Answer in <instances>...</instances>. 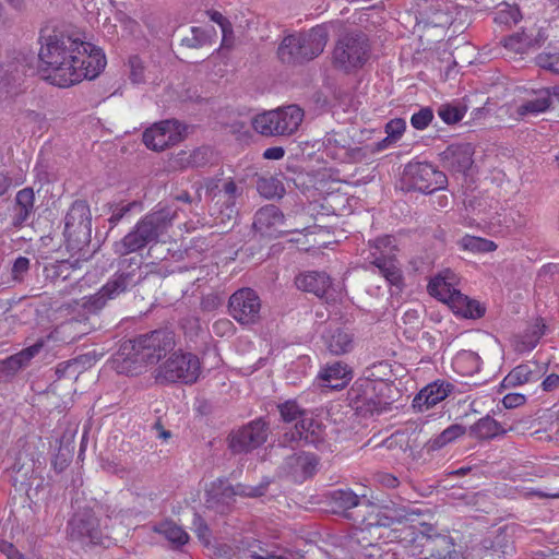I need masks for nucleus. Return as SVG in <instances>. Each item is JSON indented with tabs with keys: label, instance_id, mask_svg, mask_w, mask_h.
Returning a JSON list of instances; mask_svg holds the SVG:
<instances>
[{
	"label": "nucleus",
	"instance_id": "nucleus-45",
	"mask_svg": "<svg viewBox=\"0 0 559 559\" xmlns=\"http://www.w3.org/2000/svg\"><path fill=\"white\" fill-rule=\"evenodd\" d=\"M405 128L406 122L404 119L396 118L389 121L385 126V132L388 136L383 141L377 143V151L383 150L386 146V142L389 139H399L405 131Z\"/></svg>",
	"mask_w": 559,
	"mask_h": 559
},
{
	"label": "nucleus",
	"instance_id": "nucleus-41",
	"mask_svg": "<svg viewBox=\"0 0 559 559\" xmlns=\"http://www.w3.org/2000/svg\"><path fill=\"white\" fill-rule=\"evenodd\" d=\"M460 246L464 250L475 253L491 252L497 249V245L493 241L469 235L464 236L460 240Z\"/></svg>",
	"mask_w": 559,
	"mask_h": 559
},
{
	"label": "nucleus",
	"instance_id": "nucleus-56",
	"mask_svg": "<svg viewBox=\"0 0 559 559\" xmlns=\"http://www.w3.org/2000/svg\"><path fill=\"white\" fill-rule=\"evenodd\" d=\"M499 19L504 23H518L522 15L518 8H509L508 10H501L499 12Z\"/></svg>",
	"mask_w": 559,
	"mask_h": 559
},
{
	"label": "nucleus",
	"instance_id": "nucleus-37",
	"mask_svg": "<svg viewBox=\"0 0 559 559\" xmlns=\"http://www.w3.org/2000/svg\"><path fill=\"white\" fill-rule=\"evenodd\" d=\"M452 310L464 317L471 319H478L485 314V307L477 300L468 298L466 295H456L454 302L450 306Z\"/></svg>",
	"mask_w": 559,
	"mask_h": 559
},
{
	"label": "nucleus",
	"instance_id": "nucleus-23",
	"mask_svg": "<svg viewBox=\"0 0 559 559\" xmlns=\"http://www.w3.org/2000/svg\"><path fill=\"white\" fill-rule=\"evenodd\" d=\"M452 384L435 381L419 391L413 401V406L426 411L443 401L451 392Z\"/></svg>",
	"mask_w": 559,
	"mask_h": 559
},
{
	"label": "nucleus",
	"instance_id": "nucleus-26",
	"mask_svg": "<svg viewBox=\"0 0 559 559\" xmlns=\"http://www.w3.org/2000/svg\"><path fill=\"white\" fill-rule=\"evenodd\" d=\"M324 439V427L316 421L310 432H298V431H286L278 440V447L281 449L292 448L300 443L318 445Z\"/></svg>",
	"mask_w": 559,
	"mask_h": 559
},
{
	"label": "nucleus",
	"instance_id": "nucleus-51",
	"mask_svg": "<svg viewBox=\"0 0 559 559\" xmlns=\"http://www.w3.org/2000/svg\"><path fill=\"white\" fill-rule=\"evenodd\" d=\"M433 119V111L430 107H423L413 114L411 124L417 130L426 129Z\"/></svg>",
	"mask_w": 559,
	"mask_h": 559
},
{
	"label": "nucleus",
	"instance_id": "nucleus-61",
	"mask_svg": "<svg viewBox=\"0 0 559 559\" xmlns=\"http://www.w3.org/2000/svg\"><path fill=\"white\" fill-rule=\"evenodd\" d=\"M539 276H550L554 282L559 283V264H547L539 271Z\"/></svg>",
	"mask_w": 559,
	"mask_h": 559
},
{
	"label": "nucleus",
	"instance_id": "nucleus-24",
	"mask_svg": "<svg viewBox=\"0 0 559 559\" xmlns=\"http://www.w3.org/2000/svg\"><path fill=\"white\" fill-rule=\"evenodd\" d=\"M69 535L73 539L87 537L94 543L98 538V520L90 511L74 514L69 522Z\"/></svg>",
	"mask_w": 559,
	"mask_h": 559
},
{
	"label": "nucleus",
	"instance_id": "nucleus-25",
	"mask_svg": "<svg viewBox=\"0 0 559 559\" xmlns=\"http://www.w3.org/2000/svg\"><path fill=\"white\" fill-rule=\"evenodd\" d=\"M513 429V426L506 427V425L497 421L491 416L486 415L469 427V436L481 441L491 440L503 437Z\"/></svg>",
	"mask_w": 559,
	"mask_h": 559
},
{
	"label": "nucleus",
	"instance_id": "nucleus-19",
	"mask_svg": "<svg viewBox=\"0 0 559 559\" xmlns=\"http://www.w3.org/2000/svg\"><path fill=\"white\" fill-rule=\"evenodd\" d=\"M92 217L88 204L83 200L72 203L64 218V233L69 236L86 235L91 231Z\"/></svg>",
	"mask_w": 559,
	"mask_h": 559
},
{
	"label": "nucleus",
	"instance_id": "nucleus-32",
	"mask_svg": "<svg viewBox=\"0 0 559 559\" xmlns=\"http://www.w3.org/2000/svg\"><path fill=\"white\" fill-rule=\"evenodd\" d=\"M320 378L325 386L343 389L352 379V372L347 365L336 361L328 365L321 372Z\"/></svg>",
	"mask_w": 559,
	"mask_h": 559
},
{
	"label": "nucleus",
	"instance_id": "nucleus-27",
	"mask_svg": "<svg viewBox=\"0 0 559 559\" xmlns=\"http://www.w3.org/2000/svg\"><path fill=\"white\" fill-rule=\"evenodd\" d=\"M295 284L298 289L312 293L321 298L331 287V278L324 272L307 271L296 277Z\"/></svg>",
	"mask_w": 559,
	"mask_h": 559
},
{
	"label": "nucleus",
	"instance_id": "nucleus-3",
	"mask_svg": "<svg viewBox=\"0 0 559 559\" xmlns=\"http://www.w3.org/2000/svg\"><path fill=\"white\" fill-rule=\"evenodd\" d=\"M176 216L177 210L174 206L157 204L127 235L112 245L115 254L124 257L157 243L168 233Z\"/></svg>",
	"mask_w": 559,
	"mask_h": 559
},
{
	"label": "nucleus",
	"instance_id": "nucleus-5",
	"mask_svg": "<svg viewBox=\"0 0 559 559\" xmlns=\"http://www.w3.org/2000/svg\"><path fill=\"white\" fill-rule=\"evenodd\" d=\"M371 55L368 35L359 29L341 34L332 50V64L346 73L362 68Z\"/></svg>",
	"mask_w": 559,
	"mask_h": 559
},
{
	"label": "nucleus",
	"instance_id": "nucleus-53",
	"mask_svg": "<svg viewBox=\"0 0 559 559\" xmlns=\"http://www.w3.org/2000/svg\"><path fill=\"white\" fill-rule=\"evenodd\" d=\"M29 269V260L26 257H19L12 266V277L15 281H22L23 275Z\"/></svg>",
	"mask_w": 559,
	"mask_h": 559
},
{
	"label": "nucleus",
	"instance_id": "nucleus-17",
	"mask_svg": "<svg viewBox=\"0 0 559 559\" xmlns=\"http://www.w3.org/2000/svg\"><path fill=\"white\" fill-rule=\"evenodd\" d=\"M474 150L469 143H455L449 145L440 153L443 168L452 173L466 174L473 166Z\"/></svg>",
	"mask_w": 559,
	"mask_h": 559
},
{
	"label": "nucleus",
	"instance_id": "nucleus-1",
	"mask_svg": "<svg viewBox=\"0 0 559 559\" xmlns=\"http://www.w3.org/2000/svg\"><path fill=\"white\" fill-rule=\"evenodd\" d=\"M40 38L39 68L53 85L68 87L95 79L106 67L103 50L79 37L53 29Z\"/></svg>",
	"mask_w": 559,
	"mask_h": 559
},
{
	"label": "nucleus",
	"instance_id": "nucleus-21",
	"mask_svg": "<svg viewBox=\"0 0 559 559\" xmlns=\"http://www.w3.org/2000/svg\"><path fill=\"white\" fill-rule=\"evenodd\" d=\"M457 277L454 272L445 270L435 276L428 284V292L449 307L454 302V297L462 293L456 288Z\"/></svg>",
	"mask_w": 559,
	"mask_h": 559
},
{
	"label": "nucleus",
	"instance_id": "nucleus-4",
	"mask_svg": "<svg viewBox=\"0 0 559 559\" xmlns=\"http://www.w3.org/2000/svg\"><path fill=\"white\" fill-rule=\"evenodd\" d=\"M378 367H382V362ZM376 365L367 369L365 377L357 379L347 393L349 406L362 416L381 413L389 404L385 392L390 386L382 379H372L376 376L372 371Z\"/></svg>",
	"mask_w": 559,
	"mask_h": 559
},
{
	"label": "nucleus",
	"instance_id": "nucleus-2",
	"mask_svg": "<svg viewBox=\"0 0 559 559\" xmlns=\"http://www.w3.org/2000/svg\"><path fill=\"white\" fill-rule=\"evenodd\" d=\"M175 334L169 330H155L121 344L114 362L119 373L139 374L147 365H156L174 350Z\"/></svg>",
	"mask_w": 559,
	"mask_h": 559
},
{
	"label": "nucleus",
	"instance_id": "nucleus-64",
	"mask_svg": "<svg viewBox=\"0 0 559 559\" xmlns=\"http://www.w3.org/2000/svg\"><path fill=\"white\" fill-rule=\"evenodd\" d=\"M12 186V178L9 174L0 173V197L4 195Z\"/></svg>",
	"mask_w": 559,
	"mask_h": 559
},
{
	"label": "nucleus",
	"instance_id": "nucleus-34",
	"mask_svg": "<svg viewBox=\"0 0 559 559\" xmlns=\"http://www.w3.org/2000/svg\"><path fill=\"white\" fill-rule=\"evenodd\" d=\"M152 530L168 540L173 549H180L190 539L188 533L174 521L157 523L153 525Z\"/></svg>",
	"mask_w": 559,
	"mask_h": 559
},
{
	"label": "nucleus",
	"instance_id": "nucleus-20",
	"mask_svg": "<svg viewBox=\"0 0 559 559\" xmlns=\"http://www.w3.org/2000/svg\"><path fill=\"white\" fill-rule=\"evenodd\" d=\"M253 226L261 235L277 237L285 233L284 215L277 206L266 205L255 213Z\"/></svg>",
	"mask_w": 559,
	"mask_h": 559
},
{
	"label": "nucleus",
	"instance_id": "nucleus-43",
	"mask_svg": "<svg viewBox=\"0 0 559 559\" xmlns=\"http://www.w3.org/2000/svg\"><path fill=\"white\" fill-rule=\"evenodd\" d=\"M464 114H465V107L460 106V105L442 104L438 108V116L440 117V119L443 122H445L448 124L459 122L460 120L463 119Z\"/></svg>",
	"mask_w": 559,
	"mask_h": 559
},
{
	"label": "nucleus",
	"instance_id": "nucleus-30",
	"mask_svg": "<svg viewBox=\"0 0 559 559\" xmlns=\"http://www.w3.org/2000/svg\"><path fill=\"white\" fill-rule=\"evenodd\" d=\"M35 193L32 188H24L15 195L14 211L15 214L12 219V225L16 228L22 227L31 217L34 212Z\"/></svg>",
	"mask_w": 559,
	"mask_h": 559
},
{
	"label": "nucleus",
	"instance_id": "nucleus-28",
	"mask_svg": "<svg viewBox=\"0 0 559 559\" xmlns=\"http://www.w3.org/2000/svg\"><path fill=\"white\" fill-rule=\"evenodd\" d=\"M277 57L284 64L296 66L308 62L296 33L285 36L277 48Z\"/></svg>",
	"mask_w": 559,
	"mask_h": 559
},
{
	"label": "nucleus",
	"instance_id": "nucleus-12",
	"mask_svg": "<svg viewBox=\"0 0 559 559\" xmlns=\"http://www.w3.org/2000/svg\"><path fill=\"white\" fill-rule=\"evenodd\" d=\"M262 302L257 292L249 287L239 288L228 300V312L241 325L254 324L260 320Z\"/></svg>",
	"mask_w": 559,
	"mask_h": 559
},
{
	"label": "nucleus",
	"instance_id": "nucleus-52",
	"mask_svg": "<svg viewBox=\"0 0 559 559\" xmlns=\"http://www.w3.org/2000/svg\"><path fill=\"white\" fill-rule=\"evenodd\" d=\"M182 41L191 48H199L209 43V35L207 33L200 28V27H192L191 28V37H186L182 39Z\"/></svg>",
	"mask_w": 559,
	"mask_h": 559
},
{
	"label": "nucleus",
	"instance_id": "nucleus-15",
	"mask_svg": "<svg viewBox=\"0 0 559 559\" xmlns=\"http://www.w3.org/2000/svg\"><path fill=\"white\" fill-rule=\"evenodd\" d=\"M186 128L178 120H164L153 124L143 133L147 148L163 151L182 140Z\"/></svg>",
	"mask_w": 559,
	"mask_h": 559
},
{
	"label": "nucleus",
	"instance_id": "nucleus-8",
	"mask_svg": "<svg viewBox=\"0 0 559 559\" xmlns=\"http://www.w3.org/2000/svg\"><path fill=\"white\" fill-rule=\"evenodd\" d=\"M304 111L296 105L264 111L252 118V128L265 136L290 135L299 128Z\"/></svg>",
	"mask_w": 559,
	"mask_h": 559
},
{
	"label": "nucleus",
	"instance_id": "nucleus-35",
	"mask_svg": "<svg viewBox=\"0 0 559 559\" xmlns=\"http://www.w3.org/2000/svg\"><path fill=\"white\" fill-rule=\"evenodd\" d=\"M86 333L87 331L85 329V323H82L80 320L76 319H71L58 325L51 332L49 337L52 338L53 341L69 344L81 338Z\"/></svg>",
	"mask_w": 559,
	"mask_h": 559
},
{
	"label": "nucleus",
	"instance_id": "nucleus-18",
	"mask_svg": "<svg viewBox=\"0 0 559 559\" xmlns=\"http://www.w3.org/2000/svg\"><path fill=\"white\" fill-rule=\"evenodd\" d=\"M296 35L309 62L323 52L329 40L330 28L328 24H320L306 32L296 33Z\"/></svg>",
	"mask_w": 559,
	"mask_h": 559
},
{
	"label": "nucleus",
	"instance_id": "nucleus-44",
	"mask_svg": "<svg viewBox=\"0 0 559 559\" xmlns=\"http://www.w3.org/2000/svg\"><path fill=\"white\" fill-rule=\"evenodd\" d=\"M501 216L502 215L499 214L496 218V223L502 227L499 233H509L513 229L521 228L525 224L524 218L515 211L504 213L503 219H501Z\"/></svg>",
	"mask_w": 559,
	"mask_h": 559
},
{
	"label": "nucleus",
	"instance_id": "nucleus-10",
	"mask_svg": "<svg viewBox=\"0 0 559 559\" xmlns=\"http://www.w3.org/2000/svg\"><path fill=\"white\" fill-rule=\"evenodd\" d=\"M205 195L212 203L213 215L221 223L230 222L237 215L236 200L241 194L239 188L231 178H209L204 182Z\"/></svg>",
	"mask_w": 559,
	"mask_h": 559
},
{
	"label": "nucleus",
	"instance_id": "nucleus-58",
	"mask_svg": "<svg viewBox=\"0 0 559 559\" xmlns=\"http://www.w3.org/2000/svg\"><path fill=\"white\" fill-rule=\"evenodd\" d=\"M316 421L317 420H314L311 416L307 414L306 416H302V418L296 423L295 427L289 429L288 431L310 432Z\"/></svg>",
	"mask_w": 559,
	"mask_h": 559
},
{
	"label": "nucleus",
	"instance_id": "nucleus-46",
	"mask_svg": "<svg viewBox=\"0 0 559 559\" xmlns=\"http://www.w3.org/2000/svg\"><path fill=\"white\" fill-rule=\"evenodd\" d=\"M179 162L181 166L201 167L207 162V152L203 148H197L189 154L182 152L179 154Z\"/></svg>",
	"mask_w": 559,
	"mask_h": 559
},
{
	"label": "nucleus",
	"instance_id": "nucleus-6",
	"mask_svg": "<svg viewBox=\"0 0 559 559\" xmlns=\"http://www.w3.org/2000/svg\"><path fill=\"white\" fill-rule=\"evenodd\" d=\"M141 263L136 257L122 259L120 270L96 294L87 298L84 307L93 311L100 310L107 301L116 299L139 284L143 278Z\"/></svg>",
	"mask_w": 559,
	"mask_h": 559
},
{
	"label": "nucleus",
	"instance_id": "nucleus-49",
	"mask_svg": "<svg viewBox=\"0 0 559 559\" xmlns=\"http://www.w3.org/2000/svg\"><path fill=\"white\" fill-rule=\"evenodd\" d=\"M142 210V203L139 201H132L129 203H120L117 204L111 212V216L109 217V223L115 226L117 225L127 214H129L132 210Z\"/></svg>",
	"mask_w": 559,
	"mask_h": 559
},
{
	"label": "nucleus",
	"instance_id": "nucleus-39",
	"mask_svg": "<svg viewBox=\"0 0 559 559\" xmlns=\"http://www.w3.org/2000/svg\"><path fill=\"white\" fill-rule=\"evenodd\" d=\"M453 364L463 374H474L480 370V357L472 350H462L456 354Z\"/></svg>",
	"mask_w": 559,
	"mask_h": 559
},
{
	"label": "nucleus",
	"instance_id": "nucleus-29",
	"mask_svg": "<svg viewBox=\"0 0 559 559\" xmlns=\"http://www.w3.org/2000/svg\"><path fill=\"white\" fill-rule=\"evenodd\" d=\"M324 342L333 355H343L354 347L353 334L344 328H330L324 334Z\"/></svg>",
	"mask_w": 559,
	"mask_h": 559
},
{
	"label": "nucleus",
	"instance_id": "nucleus-48",
	"mask_svg": "<svg viewBox=\"0 0 559 559\" xmlns=\"http://www.w3.org/2000/svg\"><path fill=\"white\" fill-rule=\"evenodd\" d=\"M335 504L342 509L348 510L359 504V496L352 490H336L333 493Z\"/></svg>",
	"mask_w": 559,
	"mask_h": 559
},
{
	"label": "nucleus",
	"instance_id": "nucleus-40",
	"mask_svg": "<svg viewBox=\"0 0 559 559\" xmlns=\"http://www.w3.org/2000/svg\"><path fill=\"white\" fill-rule=\"evenodd\" d=\"M257 190L265 199L282 198L285 192L283 182L272 175L261 176L257 181Z\"/></svg>",
	"mask_w": 559,
	"mask_h": 559
},
{
	"label": "nucleus",
	"instance_id": "nucleus-14",
	"mask_svg": "<svg viewBox=\"0 0 559 559\" xmlns=\"http://www.w3.org/2000/svg\"><path fill=\"white\" fill-rule=\"evenodd\" d=\"M267 429V424L259 418L233 430L227 438L229 450L234 454L251 452L266 441Z\"/></svg>",
	"mask_w": 559,
	"mask_h": 559
},
{
	"label": "nucleus",
	"instance_id": "nucleus-63",
	"mask_svg": "<svg viewBox=\"0 0 559 559\" xmlns=\"http://www.w3.org/2000/svg\"><path fill=\"white\" fill-rule=\"evenodd\" d=\"M284 148L281 146L269 147L264 151L263 157L266 159H281L284 156Z\"/></svg>",
	"mask_w": 559,
	"mask_h": 559
},
{
	"label": "nucleus",
	"instance_id": "nucleus-31",
	"mask_svg": "<svg viewBox=\"0 0 559 559\" xmlns=\"http://www.w3.org/2000/svg\"><path fill=\"white\" fill-rule=\"evenodd\" d=\"M43 346V341H38L32 346L22 349L21 352L5 358L4 360H1V371L7 372L8 374L17 372L20 369L26 367L29 364V361L40 352Z\"/></svg>",
	"mask_w": 559,
	"mask_h": 559
},
{
	"label": "nucleus",
	"instance_id": "nucleus-7",
	"mask_svg": "<svg viewBox=\"0 0 559 559\" xmlns=\"http://www.w3.org/2000/svg\"><path fill=\"white\" fill-rule=\"evenodd\" d=\"M202 368L200 359L192 353L175 352L154 371L158 383L192 384L200 378Z\"/></svg>",
	"mask_w": 559,
	"mask_h": 559
},
{
	"label": "nucleus",
	"instance_id": "nucleus-38",
	"mask_svg": "<svg viewBox=\"0 0 559 559\" xmlns=\"http://www.w3.org/2000/svg\"><path fill=\"white\" fill-rule=\"evenodd\" d=\"M466 433V428L460 424H453L445 428L442 432L428 441V447L432 451L440 450L448 444L454 442Z\"/></svg>",
	"mask_w": 559,
	"mask_h": 559
},
{
	"label": "nucleus",
	"instance_id": "nucleus-33",
	"mask_svg": "<svg viewBox=\"0 0 559 559\" xmlns=\"http://www.w3.org/2000/svg\"><path fill=\"white\" fill-rule=\"evenodd\" d=\"M551 104L550 88H544L536 92L532 98H527L519 105L516 114L521 117L536 116L548 110Z\"/></svg>",
	"mask_w": 559,
	"mask_h": 559
},
{
	"label": "nucleus",
	"instance_id": "nucleus-47",
	"mask_svg": "<svg viewBox=\"0 0 559 559\" xmlns=\"http://www.w3.org/2000/svg\"><path fill=\"white\" fill-rule=\"evenodd\" d=\"M281 417L286 423L298 421L306 416L307 413L299 407L295 401H287L278 406Z\"/></svg>",
	"mask_w": 559,
	"mask_h": 559
},
{
	"label": "nucleus",
	"instance_id": "nucleus-9",
	"mask_svg": "<svg viewBox=\"0 0 559 559\" xmlns=\"http://www.w3.org/2000/svg\"><path fill=\"white\" fill-rule=\"evenodd\" d=\"M393 237L383 236L368 242L362 250L365 262L378 269L379 273L393 286L400 287L403 275L394 258L395 246Z\"/></svg>",
	"mask_w": 559,
	"mask_h": 559
},
{
	"label": "nucleus",
	"instance_id": "nucleus-36",
	"mask_svg": "<svg viewBox=\"0 0 559 559\" xmlns=\"http://www.w3.org/2000/svg\"><path fill=\"white\" fill-rule=\"evenodd\" d=\"M546 36L538 33L535 39H532L525 33H515L502 40L503 47L514 53H525L530 48L539 46L545 41Z\"/></svg>",
	"mask_w": 559,
	"mask_h": 559
},
{
	"label": "nucleus",
	"instance_id": "nucleus-59",
	"mask_svg": "<svg viewBox=\"0 0 559 559\" xmlns=\"http://www.w3.org/2000/svg\"><path fill=\"white\" fill-rule=\"evenodd\" d=\"M559 388V374L550 373L542 382V389L545 392H552Z\"/></svg>",
	"mask_w": 559,
	"mask_h": 559
},
{
	"label": "nucleus",
	"instance_id": "nucleus-16",
	"mask_svg": "<svg viewBox=\"0 0 559 559\" xmlns=\"http://www.w3.org/2000/svg\"><path fill=\"white\" fill-rule=\"evenodd\" d=\"M283 463L280 465L282 474L292 477L295 481H302L316 473L318 459L313 453L296 451L287 448L283 449Z\"/></svg>",
	"mask_w": 559,
	"mask_h": 559
},
{
	"label": "nucleus",
	"instance_id": "nucleus-50",
	"mask_svg": "<svg viewBox=\"0 0 559 559\" xmlns=\"http://www.w3.org/2000/svg\"><path fill=\"white\" fill-rule=\"evenodd\" d=\"M536 63L543 69L559 73V52H542L536 57Z\"/></svg>",
	"mask_w": 559,
	"mask_h": 559
},
{
	"label": "nucleus",
	"instance_id": "nucleus-62",
	"mask_svg": "<svg viewBox=\"0 0 559 559\" xmlns=\"http://www.w3.org/2000/svg\"><path fill=\"white\" fill-rule=\"evenodd\" d=\"M0 550L9 559H24L23 556L19 552V550L10 543L2 542L0 544Z\"/></svg>",
	"mask_w": 559,
	"mask_h": 559
},
{
	"label": "nucleus",
	"instance_id": "nucleus-22",
	"mask_svg": "<svg viewBox=\"0 0 559 559\" xmlns=\"http://www.w3.org/2000/svg\"><path fill=\"white\" fill-rule=\"evenodd\" d=\"M547 371V366L537 361H527L513 368L503 379L506 388L523 385L538 381Z\"/></svg>",
	"mask_w": 559,
	"mask_h": 559
},
{
	"label": "nucleus",
	"instance_id": "nucleus-13",
	"mask_svg": "<svg viewBox=\"0 0 559 559\" xmlns=\"http://www.w3.org/2000/svg\"><path fill=\"white\" fill-rule=\"evenodd\" d=\"M405 178L412 189L423 193H432L443 189L448 182L444 173L429 163L414 162L405 168Z\"/></svg>",
	"mask_w": 559,
	"mask_h": 559
},
{
	"label": "nucleus",
	"instance_id": "nucleus-57",
	"mask_svg": "<svg viewBox=\"0 0 559 559\" xmlns=\"http://www.w3.org/2000/svg\"><path fill=\"white\" fill-rule=\"evenodd\" d=\"M210 17L213 22L217 23L221 26L222 33L224 34V41H225L226 40V32L231 33L230 22L221 12H217V11H213L210 14Z\"/></svg>",
	"mask_w": 559,
	"mask_h": 559
},
{
	"label": "nucleus",
	"instance_id": "nucleus-60",
	"mask_svg": "<svg viewBox=\"0 0 559 559\" xmlns=\"http://www.w3.org/2000/svg\"><path fill=\"white\" fill-rule=\"evenodd\" d=\"M376 480L384 487L395 488L399 485V480L395 476L389 473H379L376 475Z\"/></svg>",
	"mask_w": 559,
	"mask_h": 559
},
{
	"label": "nucleus",
	"instance_id": "nucleus-11",
	"mask_svg": "<svg viewBox=\"0 0 559 559\" xmlns=\"http://www.w3.org/2000/svg\"><path fill=\"white\" fill-rule=\"evenodd\" d=\"M264 491V485L253 487L237 484L236 486H231L227 480L217 479L211 484V488L207 491L206 503L217 512L224 513L234 502L236 496L254 498L262 496Z\"/></svg>",
	"mask_w": 559,
	"mask_h": 559
},
{
	"label": "nucleus",
	"instance_id": "nucleus-42",
	"mask_svg": "<svg viewBox=\"0 0 559 559\" xmlns=\"http://www.w3.org/2000/svg\"><path fill=\"white\" fill-rule=\"evenodd\" d=\"M419 514L420 512L418 510L407 509L403 506H388L384 508V516L390 520L391 523L414 521V518Z\"/></svg>",
	"mask_w": 559,
	"mask_h": 559
},
{
	"label": "nucleus",
	"instance_id": "nucleus-54",
	"mask_svg": "<svg viewBox=\"0 0 559 559\" xmlns=\"http://www.w3.org/2000/svg\"><path fill=\"white\" fill-rule=\"evenodd\" d=\"M526 396L521 393H509L503 396L502 404L506 408H516L524 405Z\"/></svg>",
	"mask_w": 559,
	"mask_h": 559
},
{
	"label": "nucleus",
	"instance_id": "nucleus-55",
	"mask_svg": "<svg viewBox=\"0 0 559 559\" xmlns=\"http://www.w3.org/2000/svg\"><path fill=\"white\" fill-rule=\"evenodd\" d=\"M131 80L133 83H141L143 81V66L138 57L130 58Z\"/></svg>",
	"mask_w": 559,
	"mask_h": 559
}]
</instances>
